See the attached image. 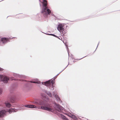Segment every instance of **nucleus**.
<instances>
[{
    "instance_id": "obj_11",
    "label": "nucleus",
    "mask_w": 120,
    "mask_h": 120,
    "mask_svg": "<svg viewBox=\"0 0 120 120\" xmlns=\"http://www.w3.org/2000/svg\"><path fill=\"white\" fill-rule=\"evenodd\" d=\"M15 96H12L10 98V101L12 103H14L15 100Z\"/></svg>"
},
{
    "instance_id": "obj_20",
    "label": "nucleus",
    "mask_w": 120,
    "mask_h": 120,
    "mask_svg": "<svg viewBox=\"0 0 120 120\" xmlns=\"http://www.w3.org/2000/svg\"><path fill=\"white\" fill-rule=\"evenodd\" d=\"M4 69L0 67V71H3Z\"/></svg>"
},
{
    "instance_id": "obj_1",
    "label": "nucleus",
    "mask_w": 120,
    "mask_h": 120,
    "mask_svg": "<svg viewBox=\"0 0 120 120\" xmlns=\"http://www.w3.org/2000/svg\"><path fill=\"white\" fill-rule=\"evenodd\" d=\"M33 103L37 105H41V106L40 108L34 105H26L25 106L30 108H34L36 109H41L51 112L53 111V109L50 104L47 102H45L42 100L38 99L37 101L34 102Z\"/></svg>"
},
{
    "instance_id": "obj_19",
    "label": "nucleus",
    "mask_w": 120,
    "mask_h": 120,
    "mask_svg": "<svg viewBox=\"0 0 120 120\" xmlns=\"http://www.w3.org/2000/svg\"><path fill=\"white\" fill-rule=\"evenodd\" d=\"M70 117L74 119H75L76 118L75 116L74 115H72L71 116H70Z\"/></svg>"
},
{
    "instance_id": "obj_21",
    "label": "nucleus",
    "mask_w": 120,
    "mask_h": 120,
    "mask_svg": "<svg viewBox=\"0 0 120 120\" xmlns=\"http://www.w3.org/2000/svg\"><path fill=\"white\" fill-rule=\"evenodd\" d=\"M2 92V91L1 89H0V95L1 94Z\"/></svg>"
},
{
    "instance_id": "obj_28",
    "label": "nucleus",
    "mask_w": 120,
    "mask_h": 120,
    "mask_svg": "<svg viewBox=\"0 0 120 120\" xmlns=\"http://www.w3.org/2000/svg\"><path fill=\"white\" fill-rule=\"evenodd\" d=\"M13 79H12L11 80H13Z\"/></svg>"
},
{
    "instance_id": "obj_3",
    "label": "nucleus",
    "mask_w": 120,
    "mask_h": 120,
    "mask_svg": "<svg viewBox=\"0 0 120 120\" xmlns=\"http://www.w3.org/2000/svg\"><path fill=\"white\" fill-rule=\"evenodd\" d=\"M62 71L55 77L53 79L49 80L45 82H42L41 84L45 85L47 86H48L50 90H53L54 88L53 86V85L54 82V81L55 79L56 78V76L58 75Z\"/></svg>"
},
{
    "instance_id": "obj_6",
    "label": "nucleus",
    "mask_w": 120,
    "mask_h": 120,
    "mask_svg": "<svg viewBox=\"0 0 120 120\" xmlns=\"http://www.w3.org/2000/svg\"><path fill=\"white\" fill-rule=\"evenodd\" d=\"M0 79L4 83L8 82L9 79L7 76L0 74Z\"/></svg>"
},
{
    "instance_id": "obj_24",
    "label": "nucleus",
    "mask_w": 120,
    "mask_h": 120,
    "mask_svg": "<svg viewBox=\"0 0 120 120\" xmlns=\"http://www.w3.org/2000/svg\"><path fill=\"white\" fill-rule=\"evenodd\" d=\"M24 81H26V80H23Z\"/></svg>"
},
{
    "instance_id": "obj_15",
    "label": "nucleus",
    "mask_w": 120,
    "mask_h": 120,
    "mask_svg": "<svg viewBox=\"0 0 120 120\" xmlns=\"http://www.w3.org/2000/svg\"><path fill=\"white\" fill-rule=\"evenodd\" d=\"M5 104L6 106L7 107L9 108L11 106V104L8 102H5Z\"/></svg>"
},
{
    "instance_id": "obj_14",
    "label": "nucleus",
    "mask_w": 120,
    "mask_h": 120,
    "mask_svg": "<svg viewBox=\"0 0 120 120\" xmlns=\"http://www.w3.org/2000/svg\"><path fill=\"white\" fill-rule=\"evenodd\" d=\"M29 82L31 83H37L38 84H41V82L40 81L38 80H36L35 81H30Z\"/></svg>"
},
{
    "instance_id": "obj_23",
    "label": "nucleus",
    "mask_w": 120,
    "mask_h": 120,
    "mask_svg": "<svg viewBox=\"0 0 120 120\" xmlns=\"http://www.w3.org/2000/svg\"><path fill=\"white\" fill-rule=\"evenodd\" d=\"M99 42L98 43V46H97V47L98 46V45H99Z\"/></svg>"
},
{
    "instance_id": "obj_10",
    "label": "nucleus",
    "mask_w": 120,
    "mask_h": 120,
    "mask_svg": "<svg viewBox=\"0 0 120 120\" xmlns=\"http://www.w3.org/2000/svg\"><path fill=\"white\" fill-rule=\"evenodd\" d=\"M6 111L3 110L0 112V118L3 117L6 113Z\"/></svg>"
},
{
    "instance_id": "obj_18",
    "label": "nucleus",
    "mask_w": 120,
    "mask_h": 120,
    "mask_svg": "<svg viewBox=\"0 0 120 120\" xmlns=\"http://www.w3.org/2000/svg\"><path fill=\"white\" fill-rule=\"evenodd\" d=\"M62 117L63 120H69L65 116H64L62 115Z\"/></svg>"
},
{
    "instance_id": "obj_2",
    "label": "nucleus",
    "mask_w": 120,
    "mask_h": 120,
    "mask_svg": "<svg viewBox=\"0 0 120 120\" xmlns=\"http://www.w3.org/2000/svg\"><path fill=\"white\" fill-rule=\"evenodd\" d=\"M43 1L42 2L43 7L41 12L44 15V16L46 17L48 15H50L51 11L46 7L47 4V1L46 0H43Z\"/></svg>"
},
{
    "instance_id": "obj_13",
    "label": "nucleus",
    "mask_w": 120,
    "mask_h": 120,
    "mask_svg": "<svg viewBox=\"0 0 120 120\" xmlns=\"http://www.w3.org/2000/svg\"><path fill=\"white\" fill-rule=\"evenodd\" d=\"M17 111V109H13L11 108L9 110V113L10 114L12 112H16Z\"/></svg>"
},
{
    "instance_id": "obj_25",
    "label": "nucleus",
    "mask_w": 120,
    "mask_h": 120,
    "mask_svg": "<svg viewBox=\"0 0 120 120\" xmlns=\"http://www.w3.org/2000/svg\"><path fill=\"white\" fill-rule=\"evenodd\" d=\"M68 54H69V53H68Z\"/></svg>"
},
{
    "instance_id": "obj_27",
    "label": "nucleus",
    "mask_w": 120,
    "mask_h": 120,
    "mask_svg": "<svg viewBox=\"0 0 120 120\" xmlns=\"http://www.w3.org/2000/svg\"><path fill=\"white\" fill-rule=\"evenodd\" d=\"M82 58H81V59H80L79 60H80Z\"/></svg>"
},
{
    "instance_id": "obj_16",
    "label": "nucleus",
    "mask_w": 120,
    "mask_h": 120,
    "mask_svg": "<svg viewBox=\"0 0 120 120\" xmlns=\"http://www.w3.org/2000/svg\"><path fill=\"white\" fill-rule=\"evenodd\" d=\"M45 34H46L47 35H51L52 36L54 37L57 38H58L59 39H60L59 38H58L57 36H56V35H55L54 34H47H47L45 33Z\"/></svg>"
},
{
    "instance_id": "obj_4",
    "label": "nucleus",
    "mask_w": 120,
    "mask_h": 120,
    "mask_svg": "<svg viewBox=\"0 0 120 120\" xmlns=\"http://www.w3.org/2000/svg\"><path fill=\"white\" fill-rule=\"evenodd\" d=\"M54 109L57 111L61 112L63 109V108L58 104L55 103L53 106Z\"/></svg>"
},
{
    "instance_id": "obj_17",
    "label": "nucleus",
    "mask_w": 120,
    "mask_h": 120,
    "mask_svg": "<svg viewBox=\"0 0 120 120\" xmlns=\"http://www.w3.org/2000/svg\"><path fill=\"white\" fill-rule=\"evenodd\" d=\"M46 93L50 97H52V95L50 92H46Z\"/></svg>"
},
{
    "instance_id": "obj_7",
    "label": "nucleus",
    "mask_w": 120,
    "mask_h": 120,
    "mask_svg": "<svg viewBox=\"0 0 120 120\" xmlns=\"http://www.w3.org/2000/svg\"><path fill=\"white\" fill-rule=\"evenodd\" d=\"M57 30L60 32L61 33L63 34L64 30V25L62 24H59L57 27Z\"/></svg>"
},
{
    "instance_id": "obj_22",
    "label": "nucleus",
    "mask_w": 120,
    "mask_h": 120,
    "mask_svg": "<svg viewBox=\"0 0 120 120\" xmlns=\"http://www.w3.org/2000/svg\"><path fill=\"white\" fill-rule=\"evenodd\" d=\"M17 38L16 37H13V38Z\"/></svg>"
},
{
    "instance_id": "obj_12",
    "label": "nucleus",
    "mask_w": 120,
    "mask_h": 120,
    "mask_svg": "<svg viewBox=\"0 0 120 120\" xmlns=\"http://www.w3.org/2000/svg\"><path fill=\"white\" fill-rule=\"evenodd\" d=\"M53 95L54 96V97L55 98H56V99L58 101H60V98L58 97V96L56 94H55V93L54 92H53Z\"/></svg>"
},
{
    "instance_id": "obj_9",
    "label": "nucleus",
    "mask_w": 120,
    "mask_h": 120,
    "mask_svg": "<svg viewBox=\"0 0 120 120\" xmlns=\"http://www.w3.org/2000/svg\"><path fill=\"white\" fill-rule=\"evenodd\" d=\"M13 76L16 77H21L23 78H24L25 77V76L22 75H20L18 74L14 73L13 74Z\"/></svg>"
},
{
    "instance_id": "obj_26",
    "label": "nucleus",
    "mask_w": 120,
    "mask_h": 120,
    "mask_svg": "<svg viewBox=\"0 0 120 120\" xmlns=\"http://www.w3.org/2000/svg\"><path fill=\"white\" fill-rule=\"evenodd\" d=\"M39 1H40V0H39Z\"/></svg>"
},
{
    "instance_id": "obj_5",
    "label": "nucleus",
    "mask_w": 120,
    "mask_h": 120,
    "mask_svg": "<svg viewBox=\"0 0 120 120\" xmlns=\"http://www.w3.org/2000/svg\"><path fill=\"white\" fill-rule=\"evenodd\" d=\"M10 38H1V40L0 39V45H3L5 44L8 42L9 41Z\"/></svg>"
},
{
    "instance_id": "obj_8",
    "label": "nucleus",
    "mask_w": 120,
    "mask_h": 120,
    "mask_svg": "<svg viewBox=\"0 0 120 120\" xmlns=\"http://www.w3.org/2000/svg\"><path fill=\"white\" fill-rule=\"evenodd\" d=\"M41 95L42 97V98L44 101L47 102L50 101V100L49 99L48 97L46 96L45 94L41 93Z\"/></svg>"
}]
</instances>
